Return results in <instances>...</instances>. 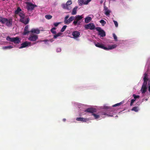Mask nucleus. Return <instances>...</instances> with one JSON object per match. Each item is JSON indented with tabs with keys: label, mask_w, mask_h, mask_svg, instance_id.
<instances>
[{
	"label": "nucleus",
	"mask_w": 150,
	"mask_h": 150,
	"mask_svg": "<svg viewBox=\"0 0 150 150\" xmlns=\"http://www.w3.org/2000/svg\"><path fill=\"white\" fill-rule=\"evenodd\" d=\"M25 4L26 5V8H27V10L29 11H32L33 10L34 8L37 7L36 5L33 4L28 1L25 2Z\"/></svg>",
	"instance_id": "obj_5"
},
{
	"label": "nucleus",
	"mask_w": 150,
	"mask_h": 150,
	"mask_svg": "<svg viewBox=\"0 0 150 150\" xmlns=\"http://www.w3.org/2000/svg\"><path fill=\"white\" fill-rule=\"evenodd\" d=\"M96 109L94 108H89L86 109L85 111L92 113V115L94 116L95 119H98L99 118V115L94 113V112H96Z\"/></svg>",
	"instance_id": "obj_2"
},
{
	"label": "nucleus",
	"mask_w": 150,
	"mask_h": 150,
	"mask_svg": "<svg viewBox=\"0 0 150 150\" xmlns=\"http://www.w3.org/2000/svg\"><path fill=\"white\" fill-rule=\"evenodd\" d=\"M74 17V21L73 22V24L75 26L79 25L81 23L79 21L83 18V15H77Z\"/></svg>",
	"instance_id": "obj_4"
},
{
	"label": "nucleus",
	"mask_w": 150,
	"mask_h": 150,
	"mask_svg": "<svg viewBox=\"0 0 150 150\" xmlns=\"http://www.w3.org/2000/svg\"><path fill=\"white\" fill-rule=\"evenodd\" d=\"M72 1L71 0H69L67 1V2H66V9L70 10L71 9V8L69 7V6L72 4Z\"/></svg>",
	"instance_id": "obj_16"
},
{
	"label": "nucleus",
	"mask_w": 150,
	"mask_h": 150,
	"mask_svg": "<svg viewBox=\"0 0 150 150\" xmlns=\"http://www.w3.org/2000/svg\"><path fill=\"white\" fill-rule=\"evenodd\" d=\"M132 110L136 112H137L138 111V108L137 107H135L132 108Z\"/></svg>",
	"instance_id": "obj_32"
},
{
	"label": "nucleus",
	"mask_w": 150,
	"mask_h": 150,
	"mask_svg": "<svg viewBox=\"0 0 150 150\" xmlns=\"http://www.w3.org/2000/svg\"><path fill=\"white\" fill-rule=\"evenodd\" d=\"M147 73H145L144 74V81L147 82L148 81V78L147 77Z\"/></svg>",
	"instance_id": "obj_26"
},
{
	"label": "nucleus",
	"mask_w": 150,
	"mask_h": 150,
	"mask_svg": "<svg viewBox=\"0 0 150 150\" xmlns=\"http://www.w3.org/2000/svg\"><path fill=\"white\" fill-rule=\"evenodd\" d=\"M78 8V6H76L75 7L73 8V11L72 12V15H75L77 13V10Z\"/></svg>",
	"instance_id": "obj_21"
},
{
	"label": "nucleus",
	"mask_w": 150,
	"mask_h": 150,
	"mask_svg": "<svg viewBox=\"0 0 150 150\" xmlns=\"http://www.w3.org/2000/svg\"><path fill=\"white\" fill-rule=\"evenodd\" d=\"M147 86H142L141 88V91L142 94L145 93L147 91Z\"/></svg>",
	"instance_id": "obj_19"
},
{
	"label": "nucleus",
	"mask_w": 150,
	"mask_h": 150,
	"mask_svg": "<svg viewBox=\"0 0 150 150\" xmlns=\"http://www.w3.org/2000/svg\"><path fill=\"white\" fill-rule=\"evenodd\" d=\"M100 22L101 23V25H102V26H104L105 24H106V22L103 19H101L100 20Z\"/></svg>",
	"instance_id": "obj_31"
},
{
	"label": "nucleus",
	"mask_w": 150,
	"mask_h": 150,
	"mask_svg": "<svg viewBox=\"0 0 150 150\" xmlns=\"http://www.w3.org/2000/svg\"><path fill=\"white\" fill-rule=\"evenodd\" d=\"M101 3H102V1H101Z\"/></svg>",
	"instance_id": "obj_51"
},
{
	"label": "nucleus",
	"mask_w": 150,
	"mask_h": 150,
	"mask_svg": "<svg viewBox=\"0 0 150 150\" xmlns=\"http://www.w3.org/2000/svg\"><path fill=\"white\" fill-rule=\"evenodd\" d=\"M61 51V49L60 48H57V52H60Z\"/></svg>",
	"instance_id": "obj_41"
},
{
	"label": "nucleus",
	"mask_w": 150,
	"mask_h": 150,
	"mask_svg": "<svg viewBox=\"0 0 150 150\" xmlns=\"http://www.w3.org/2000/svg\"><path fill=\"white\" fill-rule=\"evenodd\" d=\"M102 114L103 115H107L108 116H110V117L112 116V115H110V114H107V113H106L105 112H103Z\"/></svg>",
	"instance_id": "obj_37"
},
{
	"label": "nucleus",
	"mask_w": 150,
	"mask_h": 150,
	"mask_svg": "<svg viewBox=\"0 0 150 150\" xmlns=\"http://www.w3.org/2000/svg\"><path fill=\"white\" fill-rule=\"evenodd\" d=\"M65 28H66V26L64 25L63 26V27H62V28L61 29V32H63L64 31L65 29Z\"/></svg>",
	"instance_id": "obj_38"
},
{
	"label": "nucleus",
	"mask_w": 150,
	"mask_h": 150,
	"mask_svg": "<svg viewBox=\"0 0 150 150\" xmlns=\"http://www.w3.org/2000/svg\"><path fill=\"white\" fill-rule=\"evenodd\" d=\"M62 120L64 122H65V118L63 119V120Z\"/></svg>",
	"instance_id": "obj_48"
},
{
	"label": "nucleus",
	"mask_w": 150,
	"mask_h": 150,
	"mask_svg": "<svg viewBox=\"0 0 150 150\" xmlns=\"http://www.w3.org/2000/svg\"><path fill=\"white\" fill-rule=\"evenodd\" d=\"M117 47L116 45H109L108 47H107V49H105V50H112L115 48Z\"/></svg>",
	"instance_id": "obj_18"
},
{
	"label": "nucleus",
	"mask_w": 150,
	"mask_h": 150,
	"mask_svg": "<svg viewBox=\"0 0 150 150\" xmlns=\"http://www.w3.org/2000/svg\"><path fill=\"white\" fill-rule=\"evenodd\" d=\"M13 40V38H11L9 36H8L6 38V40L8 41H10L12 42Z\"/></svg>",
	"instance_id": "obj_27"
},
{
	"label": "nucleus",
	"mask_w": 150,
	"mask_h": 150,
	"mask_svg": "<svg viewBox=\"0 0 150 150\" xmlns=\"http://www.w3.org/2000/svg\"><path fill=\"white\" fill-rule=\"evenodd\" d=\"M13 48V46L10 45L7 46H4L2 47V49L6 50L7 49H11Z\"/></svg>",
	"instance_id": "obj_24"
},
{
	"label": "nucleus",
	"mask_w": 150,
	"mask_h": 150,
	"mask_svg": "<svg viewBox=\"0 0 150 150\" xmlns=\"http://www.w3.org/2000/svg\"><path fill=\"white\" fill-rule=\"evenodd\" d=\"M60 23V22H57L54 23L53 24H54V25L55 27H57L58 25Z\"/></svg>",
	"instance_id": "obj_39"
},
{
	"label": "nucleus",
	"mask_w": 150,
	"mask_h": 150,
	"mask_svg": "<svg viewBox=\"0 0 150 150\" xmlns=\"http://www.w3.org/2000/svg\"><path fill=\"white\" fill-rule=\"evenodd\" d=\"M63 33L61 32H60L58 33H57V34L54 35L53 36V39H55L57 38L58 37L62 36Z\"/></svg>",
	"instance_id": "obj_20"
},
{
	"label": "nucleus",
	"mask_w": 150,
	"mask_h": 150,
	"mask_svg": "<svg viewBox=\"0 0 150 150\" xmlns=\"http://www.w3.org/2000/svg\"><path fill=\"white\" fill-rule=\"evenodd\" d=\"M136 100L135 99H132L131 101L130 105L132 106L133 105V104L135 101Z\"/></svg>",
	"instance_id": "obj_36"
},
{
	"label": "nucleus",
	"mask_w": 150,
	"mask_h": 150,
	"mask_svg": "<svg viewBox=\"0 0 150 150\" xmlns=\"http://www.w3.org/2000/svg\"><path fill=\"white\" fill-rule=\"evenodd\" d=\"M148 91H149V93L150 94V85L148 87Z\"/></svg>",
	"instance_id": "obj_47"
},
{
	"label": "nucleus",
	"mask_w": 150,
	"mask_h": 150,
	"mask_svg": "<svg viewBox=\"0 0 150 150\" xmlns=\"http://www.w3.org/2000/svg\"><path fill=\"white\" fill-rule=\"evenodd\" d=\"M0 22L3 24L5 25L7 27H10L12 25V20L11 18L7 19L0 17Z\"/></svg>",
	"instance_id": "obj_1"
},
{
	"label": "nucleus",
	"mask_w": 150,
	"mask_h": 150,
	"mask_svg": "<svg viewBox=\"0 0 150 150\" xmlns=\"http://www.w3.org/2000/svg\"><path fill=\"white\" fill-rule=\"evenodd\" d=\"M72 35L73 37V38L74 39H76L79 37L80 35L79 32L77 31H73L72 33Z\"/></svg>",
	"instance_id": "obj_12"
},
{
	"label": "nucleus",
	"mask_w": 150,
	"mask_h": 150,
	"mask_svg": "<svg viewBox=\"0 0 150 150\" xmlns=\"http://www.w3.org/2000/svg\"><path fill=\"white\" fill-rule=\"evenodd\" d=\"M56 29L55 27L52 28L51 29V32H52L53 34H55L56 33V32L55 30Z\"/></svg>",
	"instance_id": "obj_29"
},
{
	"label": "nucleus",
	"mask_w": 150,
	"mask_h": 150,
	"mask_svg": "<svg viewBox=\"0 0 150 150\" xmlns=\"http://www.w3.org/2000/svg\"><path fill=\"white\" fill-rule=\"evenodd\" d=\"M45 17L47 20H50L52 18V16L50 15H47L45 16Z\"/></svg>",
	"instance_id": "obj_28"
},
{
	"label": "nucleus",
	"mask_w": 150,
	"mask_h": 150,
	"mask_svg": "<svg viewBox=\"0 0 150 150\" xmlns=\"http://www.w3.org/2000/svg\"><path fill=\"white\" fill-rule=\"evenodd\" d=\"M105 109H109V108L107 107H106Z\"/></svg>",
	"instance_id": "obj_49"
},
{
	"label": "nucleus",
	"mask_w": 150,
	"mask_h": 150,
	"mask_svg": "<svg viewBox=\"0 0 150 150\" xmlns=\"http://www.w3.org/2000/svg\"><path fill=\"white\" fill-rule=\"evenodd\" d=\"M48 41H49L48 40H44L43 41L45 42V44H47V42Z\"/></svg>",
	"instance_id": "obj_46"
},
{
	"label": "nucleus",
	"mask_w": 150,
	"mask_h": 150,
	"mask_svg": "<svg viewBox=\"0 0 150 150\" xmlns=\"http://www.w3.org/2000/svg\"><path fill=\"white\" fill-rule=\"evenodd\" d=\"M122 104V103L121 102H120V103L116 104H115V105H113L112 106H113V107H116V106H120V105H121Z\"/></svg>",
	"instance_id": "obj_33"
},
{
	"label": "nucleus",
	"mask_w": 150,
	"mask_h": 150,
	"mask_svg": "<svg viewBox=\"0 0 150 150\" xmlns=\"http://www.w3.org/2000/svg\"><path fill=\"white\" fill-rule=\"evenodd\" d=\"M147 100V99H146V100Z\"/></svg>",
	"instance_id": "obj_52"
},
{
	"label": "nucleus",
	"mask_w": 150,
	"mask_h": 150,
	"mask_svg": "<svg viewBox=\"0 0 150 150\" xmlns=\"http://www.w3.org/2000/svg\"><path fill=\"white\" fill-rule=\"evenodd\" d=\"M113 22H114V25H115V27H117L118 26L117 22L115 21H114Z\"/></svg>",
	"instance_id": "obj_40"
},
{
	"label": "nucleus",
	"mask_w": 150,
	"mask_h": 150,
	"mask_svg": "<svg viewBox=\"0 0 150 150\" xmlns=\"http://www.w3.org/2000/svg\"><path fill=\"white\" fill-rule=\"evenodd\" d=\"M62 6L63 8L65 9V4H62Z\"/></svg>",
	"instance_id": "obj_43"
},
{
	"label": "nucleus",
	"mask_w": 150,
	"mask_h": 150,
	"mask_svg": "<svg viewBox=\"0 0 150 150\" xmlns=\"http://www.w3.org/2000/svg\"><path fill=\"white\" fill-rule=\"evenodd\" d=\"M64 23H65V17L64 18Z\"/></svg>",
	"instance_id": "obj_50"
},
{
	"label": "nucleus",
	"mask_w": 150,
	"mask_h": 150,
	"mask_svg": "<svg viewBox=\"0 0 150 150\" xmlns=\"http://www.w3.org/2000/svg\"><path fill=\"white\" fill-rule=\"evenodd\" d=\"M76 120L78 121H81L83 122H85L86 121V119L83 117H77Z\"/></svg>",
	"instance_id": "obj_23"
},
{
	"label": "nucleus",
	"mask_w": 150,
	"mask_h": 150,
	"mask_svg": "<svg viewBox=\"0 0 150 150\" xmlns=\"http://www.w3.org/2000/svg\"><path fill=\"white\" fill-rule=\"evenodd\" d=\"M31 46V42L26 41L21 44V46L19 47V49H21L22 48H23L25 47H30Z\"/></svg>",
	"instance_id": "obj_6"
},
{
	"label": "nucleus",
	"mask_w": 150,
	"mask_h": 150,
	"mask_svg": "<svg viewBox=\"0 0 150 150\" xmlns=\"http://www.w3.org/2000/svg\"><path fill=\"white\" fill-rule=\"evenodd\" d=\"M91 0H78L79 5L81 6L83 4L87 5Z\"/></svg>",
	"instance_id": "obj_9"
},
{
	"label": "nucleus",
	"mask_w": 150,
	"mask_h": 150,
	"mask_svg": "<svg viewBox=\"0 0 150 150\" xmlns=\"http://www.w3.org/2000/svg\"><path fill=\"white\" fill-rule=\"evenodd\" d=\"M107 10H110L108 9V8L105 6H104V11H107Z\"/></svg>",
	"instance_id": "obj_44"
},
{
	"label": "nucleus",
	"mask_w": 150,
	"mask_h": 150,
	"mask_svg": "<svg viewBox=\"0 0 150 150\" xmlns=\"http://www.w3.org/2000/svg\"><path fill=\"white\" fill-rule=\"evenodd\" d=\"M92 20V18L90 16H88L85 19V23H88L89 22Z\"/></svg>",
	"instance_id": "obj_22"
},
{
	"label": "nucleus",
	"mask_w": 150,
	"mask_h": 150,
	"mask_svg": "<svg viewBox=\"0 0 150 150\" xmlns=\"http://www.w3.org/2000/svg\"><path fill=\"white\" fill-rule=\"evenodd\" d=\"M19 16L20 17L21 22L25 24H26L28 23L29 20L28 16H25L23 13H19Z\"/></svg>",
	"instance_id": "obj_3"
},
{
	"label": "nucleus",
	"mask_w": 150,
	"mask_h": 150,
	"mask_svg": "<svg viewBox=\"0 0 150 150\" xmlns=\"http://www.w3.org/2000/svg\"><path fill=\"white\" fill-rule=\"evenodd\" d=\"M69 16H66V24H68L71 22L72 21H73L74 20V16H72L70 17L68 20H67V18H68Z\"/></svg>",
	"instance_id": "obj_13"
},
{
	"label": "nucleus",
	"mask_w": 150,
	"mask_h": 150,
	"mask_svg": "<svg viewBox=\"0 0 150 150\" xmlns=\"http://www.w3.org/2000/svg\"><path fill=\"white\" fill-rule=\"evenodd\" d=\"M38 39V35H36L33 34H31L29 36L28 40L30 41L35 42Z\"/></svg>",
	"instance_id": "obj_7"
},
{
	"label": "nucleus",
	"mask_w": 150,
	"mask_h": 150,
	"mask_svg": "<svg viewBox=\"0 0 150 150\" xmlns=\"http://www.w3.org/2000/svg\"><path fill=\"white\" fill-rule=\"evenodd\" d=\"M30 32L33 33H35L36 34H38L40 33V30L38 29V28H33L31 29Z\"/></svg>",
	"instance_id": "obj_15"
},
{
	"label": "nucleus",
	"mask_w": 150,
	"mask_h": 150,
	"mask_svg": "<svg viewBox=\"0 0 150 150\" xmlns=\"http://www.w3.org/2000/svg\"><path fill=\"white\" fill-rule=\"evenodd\" d=\"M111 11L110 10H107V11H105V14L106 16H108L110 15V13Z\"/></svg>",
	"instance_id": "obj_30"
},
{
	"label": "nucleus",
	"mask_w": 150,
	"mask_h": 150,
	"mask_svg": "<svg viewBox=\"0 0 150 150\" xmlns=\"http://www.w3.org/2000/svg\"><path fill=\"white\" fill-rule=\"evenodd\" d=\"M94 44H95L96 46L98 47H99L105 50V49H107V47L104 46L103 45L100 43L98 42L94 43Z\"/></svg>",
	"instance_id": "obj_11"
},
{
	"label": "nucleus",
	"mask_w": 150,
	"mask_h": 150,
	"mask_svg": "<svg viewBox=\"0 0 150 150\" xmlns=\"http://www.w3.org/2000/svg\"><path fill=\"white\" fill-rule=\"evenodd\" d=\"M21 8L19 7H18L17 9L15 11V13L16 14H19V15L20 13H23L21 12Z\"/></svg>",
	"instance_id": "obj_25"
},
{
	"label": "nucleus",
	"mask_w": 150,
	"mask_h": 150,
	"mask_svg": "<svg viewBox=\"0 0 150 150\" xmlns=\"http://www.w3.org/2000/svg\"><path fill=\"white\" fill-rule=\"evenodd\" d=\"M96 29L99 32V35H100V37H104L106 35L105 31L101 29V28L97 27Z\"/></svg>",
	"instance_id": "obj_8"
},
{
	"label": "nucleus",
	"mask_w": 150,
	"mask_h": 150,
	"mask_svg": "<svg viewBox=\"0 0 150 150\" xmlns=\"http://www.w3.org/2000/svg\"><path fill=\"white\" fill-rule=\"evenodd\" d=\"M28 25H27L25 26V29H24V31L23 33V35H26L28 33H30V32L28 30Z\"/></svg>",
	"instance_id": "obj_17"
},
{
	"label": "nucleus",
	"mask_w": 150,
	"mask_h": 150,
	"mask_svg": "<svg viewBox=\"0 0 150 150\" xmlns=\"http://www.w3.org/2000/svg\"><path fill=\"white\" fill-rule=\"evenodd\" d=\"M133 97L134 98V99H135L137 98H139L140 97V96L139 95H136L135 94L133 95Z\"/></svg>",
	"instance_id": "obj_34"
},
{
	"label": "nucleus",
	"mask_w": 150,
	"mask_h": 150,
	"mask_svg": "<svg viewBox=\"0 0 150 150\" xmlns=\"http://www.w3.org/2000/svg\"><path fill=\"white\" fill-rule=\"evenodd\" d=\"M113 37H114V40H115V41H117V38L116 35H115V34L114 33H113Z\"/></svg>",
	"instance_id": "obj_35"
},
{
	"label": "nucleus",
	"mask_w": 150,
	"mask_h": 150,
	"mask_svg": "<svg viewBox=\"0 0 150 150\" xmlns=\"http://www.w3.org/2000/svg\"><path fill=\"white\" fill-rule=\"evenodd\" d=\"M21 39L18 37H16L15 38H13V40L12 42L16 44H18L20 42Z\"/></svg>",
	"instance_id": "obj_14"
},
{
	"label": "nucleus",
	"mask_w": 150,
	"mask_h": 150,
	"mask_svg": "<svg viewBox=\"0 0 150 150\" xmlns=\"http://www.w3.org/2000/svg\"><path fill=\"white\" fill-rule=\"evenodd\" d=\"M85 28L86 29L93 30L95 28V26L93 23H91L85 25Z\"/></svg>",
	"instance_id": "obj_10"
},
{
	"label": "nucleus",
	"mask_w": 150,
	"mask_h": 150,
	"mask_svg": "<svg viewBox=\"0 0 150 150\" xmlns=\"http://www.w3.org/2000/svg\"><path fill=\"white\" fill-rule=\"evenodd\" d=\"M54 38L50 39L49 40L51 42H53L54 40H53Z\"/></svg>",
	"instance_id": "obj_45"
},
{
	"label": "nucleus",
	"mask_w": 150,
	"mask_h": 150,
	"mask_svg": "<svg viewBox=\"0 0 150 150\" xmlns=\"http://www.w3.org/2000/svg\"><path fill=\"white\" fill-rule=\"evenodd\" d=\"M147 81H144L143 84L142 85V86H147Z\"/></svg>",
	"instance_id": "obj_42"
}]
</instances>
